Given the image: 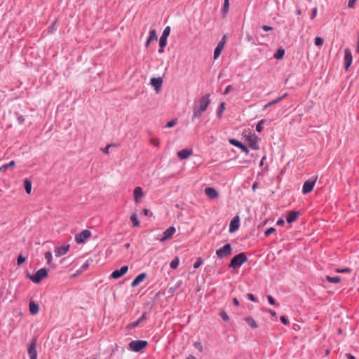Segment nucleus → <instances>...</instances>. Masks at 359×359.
I'll return each instance as SVG.
<instances>
[{"label": "nucleus", "instance_id": "bb28decb", "mask_svg": "<svg viewBox=\"0 0 359 359\" xmlns=\"http://www.w3.org/2000/svg\"><path fill=\"white\" fill-rule=\"evenodd\" d=\"M167 39L168 38H165L164 36L160 37L158 53L161 54L164 53V48L167 45Z\"/></svg>", "mask_w": 359, "mask_h": 359}, {"label": "nucleus", "instance_id": "9b49d317", "mask_svg": "<svg viewBox=\"0 0 359 359\" xmlns=\"http://www.w3.org/2000/svg\"><path fill=\"white\" fill-rule=\"evenodd\" d=\"M128 270V266H123L120 269L114 271L110 276V278L118 279L125 275Z\"/></svg>", "mask_w": 359, "mask_h": 359}, {"label": "nucleus", "instance_id": "7ed1b4c3", "mask_svg": "<svg viewBox=\"0 0 359 359\" xmlns=\"http://www.w3.org/2000/svg\"><path fill=\"white\" fill-rule=\"evenodd\" d=\"M148 345L145 340H133L128 344V349L133 352H141Z\"/></svg>", "mask_w": 359, "mask_h": 359}, {"label": "nucleus", "instance_id": "de8ad7c7", "mask_svg": "<svg viewBox=\"0 0 359 359\" xmlns=\"http://www.w3.org/2000/svg\"><path fill=\"white\" fill-rule=\"evenodd\" d=\"M229 7V0H224V4H223V8H222V11L224 13H226L228 12Z\"/></svg>", "mask_w": 359, "mask_h": 359}, {"label": "nucleus", "instance_id": "79ce46f5", "mask_svg": "<svg viewBox=\"0 0 359 359\" xmlns=\"http://www.w3.org/2000/svg\"><path fill=\"white\" fill-rule=\"evenodd\" d=\"M177 119L173 118L167 123L165 127L166 128H172V127L175 126L177 124Z\"/></svg>", "mask_w": 359, "mask_h": 359}, {"label": "nucleus", "instance_id": "6e6552de", "mask_svg": "<svg viewBox=\"0 0 359 359\" xmlns=\"http://www.w3.org/2000/svg\"><path fill=\"white\" fill-rule=\"evenodd\" d=\"M317 177L314 179H309L304 182L303 187H302V193L303 194H307L310 192H311L313 189V187L315 186L316 182Z\"/></svg>", "mask_w": 359, "mask_h": 359}, {"label": "nucleus", "instance_id": "603ef678", "mask_svg": "<svg viewBox=\"0 0 359 359\" xmlns=\"http://www.w3.org/2000/svg\"><path fill=\"white\" fill-rule=\"evenodd\" d=\"M248 299L253 302H257V299L255 297V295L252 293H248L247 294Z\"/></svg>", "mask_w": 359, "mask_h": 359}, {"label": "nucleus", "instance_id": "6e6d98bb", "mask_svg": "<svg viewBox=\"0 0 359 359\" xmlns=\"http://www.w3.org/2000/svg\"><path fill=\"white\" fill-rule=\"evenodd\" d=\"M194 346L200 351H203V346L201 342H196Z\"/></svg>", "mask_w": 359, "mask_h": 359}, {"label": "nucleus", "instance_id": "1a4fd4ad", "mask_svg": "<svg viewBox=\"0 0 359 359\" xmlns=\"http://www.w3.org/2000/svg\"><path fill=\"white\" fill-rule=\"evenodd\" d=\"M91 236L90 231L86 229L80 232L79 233L76 234L75 236V241L77 243H83L85 241L90 238Z\"/></svg>", "mask_w": 359, "mask_h": 359}, {"label": "nucleus", "instance_id": "680f3d73", "mask_svg": "<svg viewBox=\"0 0 359 359\" xmlns=\"http://www.w3.org/2000/svg\"><path fill=\"white\" fill-rule=\"evenodd\" d=\"M258 187H259V182H255L253 183V184H252V191L255 192Z\"/></svg>", "mask_w": 359, "mask_h": 359}, {"label": "nucleus", "instance_id": "5701e85b", "mask_svg": "<svg viewBox=\"0 0 359 359\" xmlns=\"http://www.w3.org/2000/svg\"><path fill=\"white\" fill-rule=\"evenodd\" d=\"M147 277L146 273H141L139 275H137L135 279L133 280L131 283L132 287H135L138 285L141 282H142Z\"/></svg>", "mask_w": 359, "mask_h": 359}, {"label": "nucleus", "instance_id": "72a5a7b5", "mask_svg": "<svg viewBox=\"0 0 359 359\" xmlns=\"http://www.w3.org/2000/svg\"><path fill=\"white\" fill-rule=\"evenodd\" d=\"M93 262V259L91 257L88 258L85 262V263L81 266L80 269L81 271H85V270L88 269Z\"/></svg>", "mask_w": 359, "mask_h": 359}, {"label": "nucleus", "instance_id": "bf43d9fd", "mask_svg": "<svg viewBox=\"0 0 359 359\" xmlns=\"http://www.w3.org/2000/svg\"><path fill=\"white\" fill-rule=\"evenodd\" d=\"M262 29L265 32L272 31L273 28L272 27L268 26V25H263L262 27Z\"/></svg>", "mask_w": 359, "mask_h": 359}, {"label": "nucleus", "instance_id": "4468645a", "mask_svg": "<svg viewBox=\"0 0 359 359\" xmlns=\"http://www.w3.org/2000/svg\"><path fill=\"white\" fill-rule=\"evenodd\" d=\"M176 229L174 226L168 227L164 232L162 238H159L161 242H164L168 239H170L172 237L174 233H175Z\"/></svg>", "mask_w": 359, "mask_h": 359}, {"label": "nucleus", "instance_id": "3c124183", "mask_svg": "<svg viewBox=\"0 0 359 359\" xmlns=\"http://www.w3.org/2000/svg\"><path fill=\"white\" fill-rule=\"evenodd\" d=\"M267 299H268L269 304H271L272 306H278V304H276V301L272 296L268 295Z\"/></svg>", "mask_w": 359, "mask_h": 359}, {"label": "nucleus", "instance_id": "f03ea898", "mask_svg": "<svg viewBox=\"0 0 359 359\" xmlns=\"http://www.w3.org/2000/svg\"><path fill=\"white\" fill-rule=\"evenodd\" d=\"M248 261V257L244 252H240L233 257L229 264V268L238 269Z\"/></svg>", "mask_w": 359, "mask_h": 359}, {"label": "nucleus", "instance_id": "423d86ee", "mask_svg": "<svg viewBox=\"0 0 359 359\" xmlns=\"http://www.w3.org/2000/svg\"><path fill=\"white\" fill-rule=\"evenodd\" d=\"M232 254V247L231 244H225L223 247L216 250V255L218 258L223 259Z\"/></svg>", "mask_w": 359, "mask_h": 359}, {"label": "nucleus", "instance_id": "2f4dec72", "mask_svg": "<svg viewBox=\"0 0 359 359\" xmlns=\"http://www.w3.org/2000/svg\"><path fill=\"white\" fill-rule=\"evenodd\" d=\"M130 221L131 222L133 223V226L134 227H137V226H140V221L137 218V216L136 215V213H133L131 216H130Z\"/></svg>", "mask_w": 359, "mask_h": 359}, {"label": "nucleus", "instance_id": "37998d69", "mask_svg": "<svg viewBox=\"0 0 359 359\" xmlns=\"http://www.w3.org/2000/svg\"><path fill=\"white\" fill-rule=\"evenodd\" d=\"M203 262V259L201 257L197 258L196 262L194 264V268L195 269H198V267H200L201 266Z\"/></svg>", "mask_w": 359, "mask_h": 359}, {"label": "nucleus", "instance_id": "a211bd4d", "mask_svg": "<svg viewBox=\"0 0 359 359\" xmlns=\"http://www.w3.org/2000/svg\"><path fill=\"white\" fill-rule=\"evenodd\" d=\"M150 83L158 92L163 84V79L160 77L151 79Z\"/></svg>", "mask_w": 359, "mask_h": 359}, {"label": "nucleus", "instance_id": "ea45409f", "mask_svg": "<svg viewBox=\"0 0 359 359\" xmlns=\"http://www.w3.org/2000/svg\"><path fill=\"white\" fill-rule=\"evenodd\" d=\"M219 316L222 318V319L224 321H228L229 320V317L228 314L226 313V312L224 310H222L219 313Z\"/></svg>", "mask_w": 359, "mask_h": 359}, {"label": "nucleus", "instance_id": "f257e3e1", "mask_svg": "<svg viewBox=\"0 0 359 359\" xmlns=\"http://www.w3.org/2000/svg\"><path fill=\"white\" fill-rule=\"evenodd\" d=\"M199 104H195L193 108V116L191 117V122H194L196 118H199L202 114L207 109L210 103L209 95L202 96L199 100Z\"/></svg>", "mask_w": 359, "mask_h": 359}, {"label": "nucleus", "instance_id": "49530a36", "mask_svg": "<svg viewBox=\"0 0 359 359\" xmlns=\"http://www.w3.org/2000/svg\"><path fill=\"white\" fill-rule=\"evenodd\" d=\"M170 33V27L169 26L166 27L161 35V36H164L165 38H168Z\"/></svg>", "mask_w": 359, "mask_h": 359}, {"label": "nucleus", "instance_id": "4c0bfd02", "mask_svg": "<svg viewBox=\"0 0 359 359\" xmlns=\"http://www.w3.org/2000/svg\"><path fill=\"white\" fill-rule=\"evenodd\" d=\"M179 259L177 257H175L174 259H172L170 264V266L172 269H175L179 266Z\"/></svg>", "mask_w": 359, "mask_h": 359}, {"label": "nucleus", "instance_id": "338daca9", "mask_svg": "<svg viewBox=\"0 0 359 359\" xmlns=\"http://www.w3.org/2000/svg\"><path fill=\"white\" fill-rule=\"evenodd\" d=\"M111 147V144H108L107 146H106V147H104V149H103V152H104V154H107V153H109V147Z\"/></svg>", "mask_w": 359, "mask_h": 359}, {"label": "nucleus", "instance_id": "0eeeda50", "mask_svg": "<svg viewBox=\"0 0 359 359\" xmlns=\"http://www.w3.org/2000/svg\"><path fill=\"white\" fill-rule=\"evenodd\" d=\"M27 352L30 359H37L36 339L34 338L29 342L27 347Z\"/></svg>", "mask_w": 359, "mask_h": 359}, {"label": "nucleus", "instance_id": "f3484780", "mask_svg": "<svg viewBox=\"0 0 359 359\" xmlns=\"http://www.w3.org/2000/svg\"><path fill=\"white\" fill-rule=\"evenodd\" d=\"M69 247H70L69 245H67L55 248V256L59 257L66 255L69 250Z\"/></svg>", "mask_w": 359, "mask_h": 359}, {"label": "nucleus", "instance_id": "8fccbe9b", "mask_svg": "<svg viewBox=\"0 0 359 359\" xmlns=\"http://www.w3.org/2000/svg\"><path fill=\"white\" fill-rule=\"evenodd\" d=\"M16 116H17V121H18V123L20 125L23 124V123L25 122V117L18 113H16Z\"/></svg>", "mask_w": 359, "mask_h": 359}, {"label": "nucleus", "instance_id": "c03bdc74", "mask_svg": "<svg viewBox=\"0 0 359 359\" xmlns=\"http://www.w3.org/2000/svg\"><path fill=\"white\" fill-rule=\"evenodd\" d=\"M335 271L337 273H351V269H350V268L336 269Z\"/></svg>", "mask_w": 359, "mask_h": 359}, {"label": "nucleus", "instance_id": "4be33fe9", "mask_svg": "<svg viewBox=\"0 0 359 359\" xmlns=\"http://www.w3.org/2000/svg\"><path fill=\"white\" fill-rule=\"evenodd\" d=\"M134 200L136 203L140 202V198L143 196L142 189L140 187H137L133 191Z\"/></svg>", "mask_w": 359, "mask_h": 359}, {"label": "nucleus", "instance_id": "c85d7f7f", "mask_svg": "<svg viewBox=\"0 0 359 359\" xmlns=\"http://www.w3.org/2000/svg\"><path fill=\"white\" fill-rule=\"evenodd\" d=\"M24 188L26 192L29 194L32 191V182L28 179L24 180Z\"/></svg>", "mask_w": 359, "mask_h": 359}, {"label": "nucleus", "instance_id": "412c9836", "mask_svg": "<svg viewBox=\"0 0 359 359\" xmlns=\"http://www.w3.org/2000/svg\"><path fill=\"white\" fill-rule=\"evenodd\" d=\"M205 194L211 199H215V198H217L219 196L216 189L212 187L205 188Z\"/></svg>", "mask_w": 359, "mask_h": 359}, {"label": "nucleus", "instance_id": "ddd939ff", "mask_svg": "<svg viewBox=\"0 0 359 359\" xmlns=\"http://www.w3.org/2000/svg\"><path fill=\"white\" fill-rule=\"evenodd\" d=\"M226 43V36L224 35L218 43L214 50V59H217L221 54Z\"/></svg>", "mask_w": 359, "mask_h": 359}, {"label": "nucleus", "instance_id": "864d4df0", "mask_svg": "<svg viewBox=\"0 0 359 359\" xmlns=\"http://www.w3.org/2000/svg\"><path fill=\"white\" fill-rule=\"evenodd\" d=\"M280 320L283 325H287L289 324V320H288L287 318L285 316H281L280 318Z\"/></svg>", "mask_w": 359, "mask_h": 359}, {"label": "nucleus", "instance_id": "052dcab7", "mask_svg": "<svg viewBox=\"0 0 359 359\" xmlns=\"http://www.w3.org/2000/svg\"><path fill=\"white\" fill-rule=\"evenodd\" d=\"M285 224V220L282 218H280L277 220L276 224L278 226H283Z\"/></svg>", "mask_w": 359, "mask_h": 359}, {"label": "nucleus", "instance_id": "e433bc0d", "mask_svg": "<svg viewBox=\"0 0 359 359\" xmlns=\"http://www.w3.org/2000/svg\"><path fill=\"white\" fill-rule=\"evenodd\" d=\"M265 122H266V120H264V119H262V120H260V121L257 123V126H256V130H257V132L261 133V132L263 130V129H264V126H263V125L264 124V123H265Z\"/></svg>", "mask_w": 359, "mask_h": 359}, {"label": "nucleus", "instance_id": "c756f323", "mask_svg": "<svg viewBox=\"0 0 359 359\" xmlns=\"http://www.w3.org/2000/svg\"><path fill=\"white\" fill-rule=\"evenodd\" d=\"M225 110V102H222L219 104V106L217 108V116L219 118L222 116V114L224 111Z\"/></svg>", "mask_w": 359, "mask_h": 359}, {"label": "nucleus", "instance_id": "9d476101", "mask_svg": "<svg viewBox=\"0 0 359 359\" xmlns=\"http://www.w3.org/2000/svg\"><path fill=\"white\" fill-rule=\"evenodd\" d=\"M344 68L346 70L350 67L353 61V56L351 51L349 48H346L344 50Z\"/></svg>", "mask_w": 359, "mask_h": 359}, {"label": "nucleus", "instance_id": "5fc2aeb1", "mask_svg": "<svg viewBox=\"0 0 359 359\" xmlns=\"http://www.w3.org/2000/svg\"><path fill=\"white\" fill-rule=\"evenodd\" d=\"M142 213H143L144 215H146V216H149V217H151V216L153 215L152 212H151L149 210H148V209H147V208H144V209L142 210Z\"/></svg>", "mask_w": 359, "mask_h": 359}, {"label": "nucleus", "instance_id": "f704fd0d", "mask_svg": "<svg viewBox=\"0 0 359 359\" xmlns=\"http://www.w3.org/2000/svg\"><path fill=\"white\" fill-rule=\"evenodd\" d=\"M15 165V162L14 161H11L8 163L0 167V172H5L8 168L13 167Z\"/></svg>", "mask_w": 359, "mask_h": 359}, {"label": "nucleus", "instance_id": "aec40b11", "mask_svg": "<svg viewBox=\"0 0 359 359\" xmlns=\"http://www.w3.org/2000/svg\"><path fill=\"white\" fill-rule=\"evenodd\" d=\"M147 319V313H144L142 316L135 322L130 323L127 325L128 329H133L139 326L144 320Z\"/></svg>", "mask_w": 359, "mask_h": 359}, {"label": "nucleus", "instance_id": "dca6fc26", "mask_svg": "<svg viewBox=\"0 0 359 359\" xmlns=\"http://www.w3.org/2000/svg\"><path fill=\"white\" fill-rule=\"evenodd\" d=\"M192 153V149L187 148L179 151L177 154V157L180 159L184 160L188 158L190 156H191Z\"/></svg>", "mask_w": 359, "mask_h": 359}, {"label": "nucleus", "instance_id": "0e129e2a", "mask_svg": "<svg viewBox=\"0 0 359 359\" xmlns=\"http://www.w3.org/2000/svg\"><path fill=\"white\" fill-rule=\"evenodd\" d=\"M268 312L271 314V316L272 317H276L277 316L276 312L275 311L272 310V309H269Z\"/></svg>", "mask_w": 359, "mask_h": 359}, {"label": "nucleus", "instance_id": "a878e982", "mask_svg": "<svg viewBox=\"0 0 359 359\" xmlns=\"http://www.w3.org/2000/svg\"><path fill=\"white\" fill-rule=\"evenodd\" d=\"M29 312L32 315H35L39 311V306L34 301H30L29 304Z\"/></svg>", "mask_w": 359, "mask_h": 359}, {"label": "nucleus", "instance_id": "c9c22d12", "mask_svg": "<svg viewBox=\"0 0 359 359\" xmlns=\"http://www.w3.org/2000/svg\"><path fill=\"white\" fill-rule=\"evenodd\" d=\"M57 23V20L56 19L53 22V23L50 25V26L47 29L48 34H51L55 31V29H56L55 26H56Z\"/></svg>", "mask_w": 359, "mask_h": 359}, {"label": "nucleus", "instance_id": "58836bf2", "mask_svg": "<svg viewBox=\"0 0 359 359\" xmlns=\"http://www.w3.org/2000/svg\"><path fill=\"white\" fill-rule=\"evenodd\" d=\"M45 258L47 260V263L48 264H49L50 266L53 265V264L52 263V253L50 252H46V254H45Z\"/></svg>", "mask_w": 359, "mask_h": 359}, {"label": "nucleus", "instance_id": "13d9d810", "mask_svg": "<svg viewBox=\"0 0 359 359\" xmlns=\"http://www.w3.org/2000/svg\"><path fill=\"white\" fill-rule=\"evenodd\" d=\"M317 15V8H313L311 14L310 18L313 20Z\"/></svg>", "mask_w": 359, "mask_h": 359}, {"label": "nucleus", "instance_id": "7c9ffc66", "mask_svg": "<svg viewBox=\"0 0 359 359\" xmlns=\"http://www.w3.org/2000/svg\"><path fill=\"white\" fill-rule=\"evenodd\" d=\"M284 55H285V50L283 48H279L275 53V54L273 55V57L276 60H280L284 57Z\"/></svg>", "mask_w": 359, "mask_h": 359}, {"label": "nucleus", "instance_id": "39448f33", "mask_svg": "<svg viewBox=\"0 0 359 359\" xmlns=\"http://www.w3.org/2000/svg\"><path fill=\"white\" fill-rule=\"evenodd\" d=\"M48 276V271L45 268L38 270L34 275L28 274L29 278L34 283H40L42 279Z\"/></svg>", "mask_w": 359, "mask_h": 359}, {"label": "nucleus", "instance_id": "774afa93", "mask_svg": "<svg viewBox=\"0 0 359 359\" xmlns=\"http://www.w3.org/2000/svg\"><path fill=\"white\" fill-rule=\"evenodd\" d=\"M346 357H347L348 359H355V357L352 355L350 353L346 354Z\"/></svg>", "mask_w": 359, "mask_h": 359}, {"label": "nucleus", "instance_id": "20e7f679", "mask_svg": "<svg viewBox=\"0 0 359 359\" xmlns=\"http://www.w3.org/2000/svg\"><path fill=\"white\" fill-rule=\"evenodd\" d=\"M244 137L245 140L248 142L249 147L253 150H259V145L258 144L260 141V138L258 137L255 133L254 134H245Z\"/></svg>", "mask_w": 359, "mask_h": 359}, {"label": "nucleus", "instance_id": "6ab92c4d", "mask_svg": "<svg viewBox=\"0 0 359 359\" xmlns=\"http://www.w3.org/2000/svg\"><path fill=\"white\" fill-rule=\"evenodd\" d=\"M300 211H290L287 216L286 220L288 224L294 222L297 218L301 215Z\"/></svg>", "mask_w": 359, "mask_h": 359}, {"label": "nucleus", "instance_id": "2eb2a0df", "mask_svg": "<svg viewBox=\"0 0 359 359\" xmlns=\"http://www.w3.org/2000/svg\"><path fill=\"white\" fill-rule=\"evenodd\" d=\"M239 224H240L239 217L238 216L234 217L231 219L230 224H229V232L233 233V232H235L236 230H238V229L239 227Z\"/></svg>", "mask_w": 359, "mask_h": 359}, {"label": "nucleus", "instance_id": "69168bd1", "mask_svg": "<svg viewBox=\"0 0 359 359\" xmlns=\"http://www.w3.org/2000/svg\"><path fill=\"white\" fill-rule=\"evenodd\" d=\"M233 304L236 306H238L240 305L239 301L236 297L233 299Z\"/></svg>", "mask_w": 359, "mask_h": 359}, {"label": "nucleus", "instance_id": "f8f14e48", "mask_svg": "<svg viewBox=\"0 0 359 359\" xmlns=\"http://www.w3.org/2000/svg\"><path fill=\"white\" fill-rule=\"evenodd\" d=\"M229 142L231 145L236 147L239 148L240 149H241L242 151H243L245 154H249V149L244 144H243L241 142L238 141V140L231 138L229 140Z\"/></svg>", "mask_w": 359, "mask_h": 359}, {"label": "nucleus", "instance_id": "473e14b6", "mask_svg": "<svg viewBox=\"0 0 359 359\" xmlns=\"http://www.w3.org/2000/svg\"><path fill=\"white\" fill-rule=\"evenodd\" d=\"M325 280H327L329 283H338L340 282L341 278L339 276L332 277L330 276H326Z\"/></svg>", "mask_w": 359, "mask_h": 359}, {"label": "nucleus", "instance_id": "393cba45", "mask_svg": "<svg viewBox=\"0 0 359 359\" xmlns=\"http://www.w3.org/2000/svg\"><path fill=\"white\" fill-rule=\"evenodd\" d=\"M288 95L287 93L283 94L282 96L278 97L277 98L274 99L273 100L269 102L266 104H265L263 107V110L267 109L269 107L272 106L275 104H277L282 101L285 97H286Z\"/></svg>", "mask_w": 359, "mask_h": 359}, {"label": "nucleus", "instance_id": "a19ab883", "mask_svg": "<svg viewBox=\"0 0 359 359\" xmlns=\"http://www.w3.org/2000/svg\"><path fill=\"white\" fill-rule=\"evenodd\" d=\"M324 40L322 37L317 36L315 38L314 43L316 46H320L323 44Z\"/></svg>", "mask_w": 359, "mask_h": 359}, {"label": "nucleus", "instance_id": "4d7b16f0", "mask_svg": "<svg viewBox=\"0 0 359 359\" xmlns=\"http://www.w3.org/2000/svg\"><path fill=\"white\" fill-rule=\"evenodd\" d=\"M232 89L233 87L231 85L227 86L223 93V95H227Z\"/></svg>", "mask_w": 359, "mask_h": 359}, {"label": "nucleus", "instance_id": "b1692460", "mask_svg": "<svg viewBox=\"0 0 359 359\" xmlns=\"http://www.w3.org/2000/svg\"><path fill=\"white\" fill-rule=\"evenodd\" d=\"M158 36L155 29H151L149 32V37L145 43V47L147 48L152 41H157Z\"/></svg>", "mask_w": 359, "mask_h": 359}, {"label": "nucleus", "instance_id": "e2e57ef3", "mask_svg": "<svg viewBox=\"0 0 359 359\" xmlns=\"http://www.w3.org/2000/svg\"><path fill=\"white\" fill-rule=\"evenodd\" d=\"M355 1L356 0H349L348 3V6L349 8H353L355 5Z\"/></svg>", "mask_w": 359, "mask_h": 359}, {"label": "nucleus", "instance_id": "a18cd8bd", "mask_svg": "<svg viewBox=\"0 0 359 359\" xmlns=\"http://www.w3.org/2000/svg\"><path fill=\"white\" fill-rule=\"evenodd\" d=\"M26 260V258L22 255H19L17 259V264L21 265Z\"/></svg>", "mask_w": 359, "mask_h": 359}, {"label": "nucleus", "instance_id": "09e8293b", "mask_svg": "<svg viewBox=\"0 0 359 359\" xmlns=\"http://www.w3.org/2000/svg\"><path fill=\"white\" fill-rule=\"evenodd\" d=\"M275 231L276 229L274 227H270L264 231V236L267 237Z\"/></svg>", "mask_w": 359, "mask_h": 359}, {"label": "nucleus", "instance_id": "cd10ccee", "mask_svg": "<svg viewBox=\"0 0 359 359\" xmlns=\"http://www.w3.org/2000/svg\"><path fill=\"white\" fill-rule=\"evenodd\" d=\"M245 321L249 325L252 329H255L258 327L257 323L251 316H248L244 318Z\"/></svg>", "mask_w": 359, "mask_h": 359}]
</instances>
